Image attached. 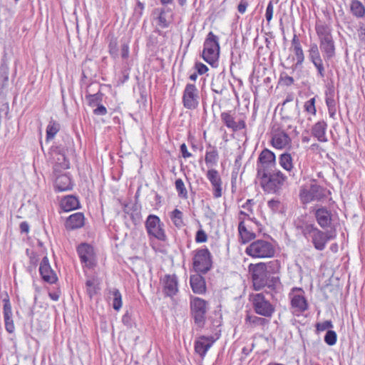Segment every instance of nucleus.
<instances>
[{
	"instance_id": "32",
	"label": "nucleus",
	"mask_w": 365,
	"mask_h": 365,
	"mask_svg": "<svg viewBox=\"0 0 365 365\" xmlns=\"http://www.w3.org/2000/svg\"><path fill=\"white\" fill-rule=\"evenodd\" d=\"M350 10L351 14L357 18H361L365 15V7L362 3L358 0L351 1Z\"/></svg>"
},
{
	"instance_id": "20",
	"label": "nucleus",
	"mask_w": 365,
	"mask_h": 365,
	"mask_svg": "<svg viewBox=\"0 0 365 365\" xmlns=\"http://www.w3.org/2000/svg\"><path fill=\"white\" fill-rule=\"evenodd\" d=\"M39 272L42 279L50 284L56 282L57 276L51 269L47 257H44L40 264Z\"/></svg>"
},
{
	"instance_id": "10",
	"label": "nucleus",
	"mask_w": 365,
	"mask_h": 365,
	"mask_svg": "<svg viewBox=\"0 0 365 365\" xmlns=\"http://www.w3.org/2000/svg\"><path fill=\"white\" fill-rule=\"evenodd\" d=\"M252 304L255 312L263 317H271L274 312V307L262 293L252 296Z\"/></svg>"
},
{
	"instance_id": "30",
	"label": "nucleus",
	"mask_w": 365,
	"mask_h": 365,
	"mask_svg": "<svg viewBox=\"0 0 365 365\" xmlns=\"http://www.w3.org/2000/svg\"><path fill=\"white\" fill-rule=\"evenodd\" d=\"M69 160L66 158L65 155L58 153L53 167L54 172L57 173L61 170H66L69 168Z\"/></svg>"
},
{
	"instance_id": "23",
	"label": "nucleus",
	"mask_w": 365,
	"mask_h": 365,
	"mask_svg": "<svg viewBox=\"0 0 365 365\" xmlns=\"http://www.w3.org/2000/svg\"><path fill=\"white\" fill-rule=\"evenodd\" d=\"M215 340L211 337L200 336L195 343V350L200 356L204 357L212 346Z\"/></svg>"
},
{
	"instance_id": "17",
	"label": "nucleus",
	"mask_w": 365,
	"mask_h": 365,
	"mask_svg": "<svg viewBox=\"0 0 365 365\" xmlns=\"http://www.w3.org/2000/svg\"><path fill=\"white\" fill-rule=\"evenodd\" d=\"M334 237L335 235L331 232H325L318 229L317 232L313 235L312 242L316 250L322 251L325 249L327 242Z\"/></svg>"
},
{
	"instance_id": "14",
	"label": "nucleus",
	"mask_w": 365,
	"mask_h": 365,
	"mask_svg": "<svg viewBox=\"0 0 365 365\" xmlns=\"http://www.w3.org/2000/svg\"><path fill=\"white\" fill-rule=\"evenodd\" d=\"M77 252L81 263L84 264L86 267L91 268L95 265V253L91 245L87 243H82L78 247Z\"/></svg>"
},
{
	"instance_id": "57",
	"label": "nucleus",
	"mask_w": 365,
	"mask_h": 365,
	"mask_svg": "<svg viewBox=\"0 0 365 365\" xmlns=\"http://www.w3.org/2000/svg\"><path fill=\"white\" fill-rule=\"evenodd\" d=\"M97 108L93 110V113L97 115H105L107 113L106 108L100 103L96 106Z\"/></svg>"
},
{
	"instance_id": "64",
	"label": "nucleus",
	"mask_w": 365,
	"mask_h": 365,
	"mask_svg": "<svg viewBox=\"0 0 365 365\" xmlns=\"http://www.w3.org/2000/svg\"><path fill=\"white\" fill-rule=\"evenodd\" d=\"M359 37L361 41H365V26L362 25L359 29Z\"/></svg>"
},
{
	"instance_id": "47",
	"label": "nucleus",
	"mask_w": 365,
	"mask_h": 365,
	"mask_svg": "<svg viewBox=\"0 0 365 365\" xmlns=\"http://www.w3.org/2000/svg\"><path fill=\"white\" fill-rule=\"evenodd\" d=\"M112 294L113 295V307L115 310H119L122 307V297L118 289H115Z\"/></svg>"
},
{
	"instance_id": "55",
	"label": "nucleus",
	"mask_w": 365,
	"mask_h": 365,
	"mask_svg": "<svg viewBox=\"0 0 365 365\" xmlns=\"http://www.w3.org/2000/svg\"><path fill=\"white\" fill-rule=\"evenodd\" d=\"M26 253L29 257L30 263L31 264L32 266L36 267L39 260L38 255L35 254L32 250H30L29 249H26Z\"/></svg>"
},
{
	"instance_id": "33",
	"label": "nucleus",
	"mask_w": 365,
	"mask_h": 365,
	"mask_svg": "<svg viewBox=\"0 0 365 365\" xmlns=\"http://www.w3.org/2000/svg\"><path fill=\"white\" fill-rule=\"evenodd\" d=\"M267 322L266 319L255 315L247 314L245 318V323L250 327L264 326Z\"/></svg>"
},
{
	"instance_id": "15",
	"label": "nucleus",
	"mask_w": 365,
	"mask_h": 365,
	"mask_svg": "<svg viewBox=\"0 0 365 365\" xmlns=\"http://www.w3.org/2000/svg\"><path fill=\"white\" fill-rule=\"evenodd\" d=\"M291 141V138L284 130L279 128H273L271 140L273 147L277 149L287 148L290 147Z\"/></svg>"
},
{
	"instance_id": "62",
	"label": "nucleus",
	"mask_w": 365,
	"mask_h": 365,
	"mask_svg": "<svg viewBox=\"0 0 365 365\" xmlns=\"http://www.w3.org/2000/svg\"><path fill=\"white\" fill-rule=\"evenodd\" d=\"M123 323L126 326H130L131 324V317L128 312H126L122 318Z\"/></svg>"
},
{
	"instance_id": "1",
	"label": "nucleus",
	"mask_w": 365,
	"mask_h": 365,
	"mask_svg": "<svg viewBox=\"0 0 365 365\" xmlns=\"http://www.w3.org/2000/svg\"><path fill=\"white\" fill-rule=\"evenodd\" d=\"M316 33L319 41V48L326 61L335 56L336 48L333 39L331 29L325 23L318 21L315 26Z\"/></svg>"
},
{
	"instance_id": "36",
	"label": "nucleus",
	"mask_w": 365,
	"mask_h": 365,
	"mask_svg": "<svg viewBox=\"0 0 365 365\" xmlns=\"http://www.w3.org/2000/svg\"><path fill=\"white\" fill-rule=\"evenodd\" d=\"M263 268L268 274L278 273L281 268L280 262L277 259L269 261L267 263H264Z\"/></svg>"
},
{
	"instance_id": "7",
	"label": "nucleus",
	"mask_w": 365,
	"mask_h": 365,
	"mask_svg": "<svg viewBox=\"0 0 365 365\" xmlns=\"http://www.w3.org/2000/svg\"><path fill=\"white\" fill-rule=\"evenodd\" d=\"M325 196V190L315 183L311 184L309 186L303 187L299 192L300 200L304 204L314 200H321Z\"/></svg>"
},
{
	"instance_id": "52",
	"label": "nucleus",
	"mask_w": 365,
	"mask_h": 365,
	"mask_svg": "<svg viewBox=\"0 0 365 365\" xmlns=\"http://www.w3.org/2000/svg\"><path fill=\"white\" fill-rule=\"evenodd\" d=\"M279 284V278L278 277H268L266 286L269 289L274 290L277 288V286Z\"/></svg>"
},
{
	"instance_id": "34",
	"label": "nucleus",
	"mask_w": 365,
	"mask_h": 365,
	"mask_svg": "<svg viewBox=\"0 0 365 365\" xmlns=\"http://www.w3.org/2000/svg\"><path fill=\"white\" fill-rule=\"evenodd\" d=\"M102 97L103 94L99 91L96 93L91 94L89 93V91L87 90L85 98L88 104L91 107H94L102 101Z\"/></svg>"
},
{
	"instance_id": "53",
	"label": "nucleus",
	"mask_w": 365,
	"mask_h": 365,
	"mask_svg": "<svg viewBox=\"0 0 365 365\" xmlns=\"http://www.w3.org/2000/svg\"><path fill=\"white\" fill-rule=\"evenodd\" d=\"M317 330L319 331H323L327 329H331L333 327L332 322L331 321H324L321 323H317L316 325Z\"/></svg>"
},
{
	"instance_id": "54",
	"label": "nucleus",
	"mask_w": 365,
	"mask_h": 365,
	"mask_svg": "<svg viewBox=\"0 0 365 365\" xmlns=\"http://www.w3.org/2000/svg\"><path fill=\"white\" fill-rule=\"evenodd\" d=\"M207 240V235L205 232L200 229L199 230L195 236V241L197 243L205 242Z\"/></svg>"
},
{
	"instance_id": "37",
	"label": "nucleus",
	"mask_w": 365,
	"mask_h": 365,
	"mask_svg": "<svg viewBox=\"0 0 365 365\" xmlns=\"http://www.w3.org/2000/svg\"><path fill=\"white\" fill-rule=\"evenodd\" d=\"M279 164L284 170L291 171L293 168L291 155L289 153L282 154L279 157Z\"/></svg>"
},
{
	"instance_id": "31",
	"label": "nucleus",
	"mask_w": 365,
	"mask_h": 365,
	"mask_svg": "<svg viewBox=\"0 0 365 365\" xmlns=\"http://www.w3.org/2000/svg\"><path fill=\"white\" fill-rule=\"evenodd\" d=\"M252 202H253L252 200H247V202L242 205V207L244 209H246L247 211L241 210L239 212V220H240V217H244L245 219L247 218L248 220L257 224L256 219L254 217H252L253 210L251 207Z\"/></svg>"
},
{
	"instance_id": "46",
	"label": "nucleus",
	"mask_w": 365,
	"mask_h": 365,
	"mask_svg": "<svg viewBox=\"0 0 365 365\" xmlns=\"http://www.w3.org/2000/svg\"><path fill=\"white\" fill-rule=\"evenodd\" d=\"M267 205L272 212H281L284 208L283 204L279 200L276 199L269 200Z\"/></svg>"
},
{
	"instance_id": "19",
	"label": "nucleus",
	"mask_w": 365,
	"mask_h": 365,
	"mask_svg": "<svg viewBox=\"0 0 365 365\" xmlns=\"http://www.w3.org/2000/svg\"><path fill=\"white\" fill-rule=\"evenodd\" d=\"M207 178L212 186L214 197H220L222 195V182L218 171L215 169L209 170L207 173Z\"/></svg>"
},
{
	"instance_id": "60",
	"label": "nucleus",
	"mask_w": 365,
	"mask_h": 365,
	"mask_svg": "<svg viewBox=\"0 0 365 365\" xmlns=\"http://www.w3.org/2000/svg\"><path fill=\"white\" fill-rule=\"evenodd\" d=\"M180 152L182 153V156L184 158H188L192 156V154L190 152H188L187 146L185 143H182L180 145Z\"/></svg>"
},
{
	"instance_id": "22",
	"label": "nucleus",
	"mask_w": 365,
	"mask_h": 365,
	"mask_svg": "<svg viewBox=\"0 0 365 365\" xmlns=\"http://www.w3.org/2000/svg\"><path fill=\"white\" fill-rule=\"evenodd\" d=\"M85 224V217L82 212L71 215L66 220L65 227L68 230L82 227Z\"/></svg>"
},
{
	"instance_id": "43",
	"label": "nucleus",
	"mask_w": 365,
	"mask_h": 365,
	"mask_svg": "<svg viewBox=\"0 0 365 365\" xmlns=\"http://www.w3.org/2000/svg\"><path fill=\"white\" fill-rule=\"evenodd\" d=\"M218 159V153L216 149L213 148L210 151H207L205 157L206 164L215 165Z\"/></svg>"
},
{
	"instance_id": "35",
	"label": "nucleus",
	"mask_w": 365,
	"mask_h": 365,
	"mask_svg": "<svg viewBox=\"0 0 365 365\" xmlns=\"http://www.w3.org/2000/svg\"><path fill=\"white\" fill-rule=\"evenodd\" d=\"M170 216L173 223L175 225V227H177L178 228H181L184 226V222L182 220L183 214L180 210H179L178 209H175L170 213Z\"/></svg>"
},
{
	"instance_id": "56",
	"label": "nucleus",
	"mask_w": 365,
	"mask_h": 365,
	"mask_svg": "<svg viewBox=\"0 0 365 365\" xmlns=\"http://www.w3.org/2000/svg\"><path fill=\"white\" fill-rule=\"evenodd\" d=\"M273 12H274V6L272 1H269L267 4V9H266V13H265V18L267 22H269L273 16Z\"/></svg>"
},
{
	"instance_id": "16",
	"label": "nucleus",
	"mask_w": 365,
	"mask_h": 365,
	"mask_svg": "<svg viewBox=\"0 0 365 365\" xmlns=\"http://www.w3.org/2000/svg\"><path fill=\"white\" fill-rule=\"evenodd\" d=\"M152 16L157 26L161 29L168 28L173 21L171 11L165 8L155 9Z\"/></svg>"
},
{
	"instance_id": "39",
	"label": "nucleus",
	"mask_w": 365,
	"mask_h": 365,
	"mask_svg": "<svg viewBox=\"0 0 365 365\" xmlns=\"http://www.w3.org/2000/svg\"><path fill=\"white\" fill-rule=\"evenodd\" d=\"M302 233L307 238H312L313 235L317 232L318 228L313 224H304L302 227Z\"/></svg>"
},
{
	"instance_id": "9",
	"label": "nucleus",
	"mask_w": 365,
	"mask_h": 365,
	"mask_svg": "<svg viewBox=\"0 0 365 365\" xmlns=\"http://www.w3.org/2000/svg\"><path fill=\"white\" fill-rule=\"evenodd\" d=\"M160 218L155 215H150L145 221V228L148 234L159 240L165 241L166 235L163 228Z\"/></svg>"
},
{
	"instance_id": "3",
	"label": "nucleus",
	"mask_w": 365,
	"mask_h": 365,
	"mask_svg": "<svg viewBox=\"0 0 365 365\" xmlns=\"http://www.w3.org/2000/svg\"><path fill=\"white\" fill-rule=\"evenodd\" d=\"M247 255L255 258L272 257L274 255V245L264 240H257L249 245L245 250Z\"/></svg>"
},
{
	"instance_id": "28",
	"label": "nucleus",
	"mask_w": 365,
	"mask_h": 365,
	"mask_svg": "<svg viewBox=\"0 0 365 365\" xmlns=\"http://www.w3.org/2000/svg\"><path fill=\"white\" fill-rule=\"evenodd\" d=\"M61 207L65 212H69L79 207V201L75 196L68 195L61 200Z\"/></svg>"
},
{
	"instance_id": "6",
	"label": "nucleus",
	"mask_w": 365,
	"mask_h": 365,
	"mask_svg": "<svg viewBox=\"0 0 365 365\" xmlns=\"http://www.w3.org/2000/svg\"><path fill=\"white\" fill-rule=\"evenodd\" d=\"M190 308L195 323L199 327H202L205 322V314L207 311V302L200 297H192Z\"/></svg>"
},
{
	"instance_id": "18",
	"label": "nucleus",
	"mask_w": 365,
	"mask_h": 365,
	"mask_svg": "<svg viewBox=\"0 0 365 365\" xmlns=\"http://www.w3.org/2000/svg\"><path fill=\"white\" fill-rule=\"evenodd\" d=\"M314 216L317 223L322 229L331 227L332 222V214L327 207H321L317 208L314 212Z\"/></svg>"
},
{
	"instance_id": "21",
	"label": "nucleus",
	"mask_w": 365,
	"mask_h": 365,
	"mask_svg": "<svg viewBox=\"0 0 365 365\" xmlns=\"http://www.w3.org/2000/svg\"><path fill=\"white\" fill-rule=\"evenodd\" d=\"M163 292L166 296L173 297L178 291L177 277L175 274L165 275L163 279Z\"/></svg>"
},
{
	"instance_id": "38",
	"label": "nucleus",
	"mask_w": 365,
	"mask_h": 365,
	"mask_svg": "<svg viewBox=\"0 0 365 365\" xmlns=\"http://www.w3.org/2000/svg\"><path fill=\"white\" fill-rule=\"evenodd\" d=\"M326 104L328 108V112L329 116L332 118H335L336 108V102L334 98L333 95L330 93L329 96L327 93L326 94Z\"/></svg>"
},
{
	"instance_id": "13",
	"label": "nucleus",
	"mask_w": 365,
	"mask_h": 365,
	"mask_svg": "<svg viewBox=\"0 0 365 365\" xmlns=\"http://www.w3.org/2000/svg\"><path fill=\"white\" fill-rule=\"evenodd\" d=\"M198 91L194 84L187 83L182 95V103L185 108L195 109L198 106Z\"/></svg>"
},
{
	"instance_id": "61",
	"label": "nucleus",
	"mask_w": 365,
	"mask_h": 365,
	"mask_svg": "<svg viewBox=\"0 0 365 365\" xmlns=\"http://www.w3.org/2000/svg\"><path fill=\"white\" fill-rule=\"evenodd\" d=\"M247 6H248L247 2L242 0L237 6L238 11L240 14H244L247 9Z\"/></svg>"
},
{
	"instance_id": "49",
	"label": "nucleus",
	"mask_w": 365,
	"mask_h": 365,
	"mask_svg": "<svg viewBox=\"0 0 365 365\" xmlns=\"http://www.w3.org/2000/svg\"><path fill=\"white\" fill-rule=\"evenodd\" d=\"M336 334L334 331L328 330L325 336L324 341L329 346H333L336 342Z\"/></svg>"
},
{
	"instance_id": "12",
	"label": "nucleus",
	"mask_w": 365,
	"mask_h": 365,
	"mask_svg": "<svg viewBox=\"0 0 365 365\" xmlns=\"http://www.w3.org/2000/svg\"><path fill=\"white\" fill-rule=\"evenodd\" d=\"M308 58L316 68L318 76L321 78H324L325 76V68L317 43H312L310 44L308 50Z\"/></svg>"
},
{
	"instance_id": "5",
	"label": "nucleus",
	"mask_w": 365,
	"mask_h": 365,
	"mask_svg": "<svg viewBox=\"0 0 365 365\" xmlns=\"http://www.w3.org/2000/svg\"><path fill=\"white\" fill-rule=\"evenodd\" d=\"M276 168L275 155L268 149H264L259 154L257 163V177Z\"/></svg>"
},
{
	"instance_id": "29",
	"label": "nucleus",
	"mask_w": 365,
	"mask_h": 365,
	"mask_svg": "<svg viewBox=\"0 0 365 365\" xmlns=\"http://www.w3.org/2000/svg\"><path fill=\"white\" fill-rule=\"evenodd\" d=\"M238 231L243 243H246L255 238V234L253 232L248 230L245 227L244 217H240Z\"/></svg>"
},
{
	"instance_id": "63",
	"label": "nucleus",
	"mask_w": 365,
	"mask_h": 365,
	"mask_svg": "<svg viewBox=\"0 0 365 365\" xmlns=\"http://www.w3.org/2000/svg\"><path fill=\"white\" fill-rule=\"evenodd\" d=\"M236 128H233V131L240 130L244 129L246 127V124L244 120H240L239 122H235Z\"/></svg>"
},
{
	"instance_id": "11",
	"label": "nucleus",
	"mask_w": 365,
	"mask_h": 365,
	"mask_svg": "<svg viewBox=\"0 0 365 365\" xmlns=\"http://www.w3.org/2000/svg\"><path fill=\"white\" fill-rule=\"evenodd\" d=\"M264 262H259L255 265L251 264L250 269L252 271V279L255 290H260L265 287L268 278L267 272L263 268Z\"/></svg>"
},
{
	"instance_id": "40",
	"label": "nucleus",
	"mask_w": 365,
	"mask_h": 365,
	"mask_svg": "<svg viewBox=\"0 0 365 365\" xmlns=\"http://www.w3.org/2000/svg\"><path fill=\"white\" fill-rule=\"evenodd\" d=\"M59 129V123L54 120L50 121L46 128L47 139L49 140L53 138L55 136V135L58 132Z\"/></svg>"
},
{
	"instance_id": "8",
	"label": "nucleus",
	"mask_w": 365,
	"mask_h": 365,
	"mask_svg": "<svg viewBox=\"0 0 365 365\" xmlns=\"http://www.w3.org/2000/svg\"><path fill=\"white\" fill-rule=\"evenodd\" d=\"M212 267L211 255L207 249L197 250L193 257V268L197 273H206Z\"/></svg>"
},
{
	"instance_id": "4",
	"label": "nucleus",
	"mask_w": 365,
	"mask_h": 365,
	"mask_svg": "<svg viewBox=\"0 0 365 365\" xmlns=\"http://www.w3.org/2000/svg\"><path fill=\"white\" fill-rule=\"evenodd\" d=\"M218 40V37L210 31L204 43L202 58L212 66L217 63L219 58L220 45Z\"/></svg>"
},
{
	"instance_id": "45",
	"label": "nucleus",
	"mask_w": 365,
	"mask_h": 365,
	"mask_svg": "<svg viewBox=\"0 0 365 365\" xmlns=\"http://www.w3.org/2000/svg\"><path fill=\"white\" fill-rule=\"evenodd\" d=\"M108 51L113 58H115L118 56V41L114 37L110 38Z\"/></svg>"
},
{
	"instance_id": "42",
	"label": "nucleus",
	"mask_w": 365,
	"mask_h": 365,
	"mask_svg": "<svg viewBox=\"0 0 365 365\" xmlns=\"http://www.w3.org/2000/svg\"><path fill=\"white\" fill-rule=\"evenodd\" d=\"M297 62L293 65V68H297L300 66L304 61V55L302 46L293 48Z\"/></svg>"
},
{
	"instance_id": "2",
	"label": "nucleus",
	"mask_w": 365,
	"mask_h": 365,
	"mask_svg": "<svg viewBox=\"0 0 365 365\" xmlns=\"http://www.w3.org/2000/svg\"><path fill=\"white\" fill-rule=\"evenodd\" d=\"M262 187L269 193H276L284 185L287 177L277 169L257 177Z\"/></svg>"
},
{
	"instance_id": "26",
	"label": "nucleus",
	"mask_w": 365,
	"mask_h": 365,
	"mask_svg": "<svg viewBox=\"0 0 365 365\" xmlns=\"http://www.w3.org/2000/svg\"><path fill=\"white\" fill-rule=\"evenodd\" d=\"M291 305L295 312H303L308 309V303L305 297L299 294H293L291 297Z\"/></svg>"
},
{
	"instance_id": "59",
	"label": "nucleus",
	"mask_w": 365,
	"mask_h": 365,
	"mask_svg": "<svg viewBox=\"0 0 365 365\" xmlns=\"http://www.w3.org/2000/svg\"><path fill=\"white\" fill-rule=\"evenodd\" d=\"M129 56V46L128 43L121 46V56L123 58H128Z\"/></svg>"
},
{
	"instance_id": "41",
	"label": "nucleus",
	"mask_w": 365,
	"mask_h": 365,
	"mask_svg": "<svg viewBox=\"0 0 365 365\" xmlns=\"http://www.w3.org/2000/svg\"><path fill=\"white\" fill-rule=\"evenodd\" d=\"M175 188L178 192L179 197L187 199V191L185 188V184L182 179H177L175 182Z\"/></svg>"
},
{
	"instance_id": "50",
	"label": "nucleus",
	"mask_w": 365,
	"mask_h": 365,
	"mask_svg": "<svg viewBox=\"0 0 365 365\" xmlns=\"http://www.w3.org/2000/svg\"><path fill=\"white\" fill-rule=\"evenodd\" d=\"M87 293L89 297L91 298L97 291V288L96 286V282L94 279H88L86 282Z\"/></svg>"
},
{
	"instance_id": "48",
	"label": "nucleus",
	"mask_w": 365,
	"mask_h": 365,
	"mask_svg": "<svg viewBox=\"0 0 365 365\" xmlns=\"http://www.w3.org/2000/svg\"><path fill=\"white\" fill-rule=\"evenodd\" d=\"M4 303V320H10L11 317V308L9 302V299H8V296L6 295V298L3 299Z\"/></svg>"
},
{
	"instance_id": "24",
	"label": "nucleus",
	"mask_w": 365,
	"mask_h": 365,
	"mask_svg": "<svg viewBox=\"0 0 365 365\" xmlns=\"http://www.w3.org/2000/svg\"><path fill=\"white\" fill-rule=\"evenodd\" d=\"M190 283L193 292L200 294L205 292V281L203 277H202L200 274H196L191 275Z\"/></svg>"
},
{
	"instance_id": "44",
	"label": "nucleus",
	"mask_w": 365,
	"mask_h": 365,
	"mask_svg": "<svg viewBox=\"0 0 365 365\" xmlns=\"http://www.w3.org/2000/svg\"><path fill=\"white\" fill-rule=\"evenodd\" d=\"M221 119L227 128L231 129H233V128H236L235 119L229 113H222Z\"/></svg>"
},
{
	"instance_id": "51",
	"label": "nucleus",
	"mask_w": 365,
	"mask_h": 365,
	"mask_svg": "<svg viewBox=\"0 0 365 365\" xmlns=\"http://www.w3.org/2000/svg\"><path fill=\"white\" fill-rule=\"evenodd\" d=\"M304 109L305 110L312 115L316 114V108H315V98H312L305 102L304 103Z\"/></svg>"
},
{
	"instance_id": "25",
	"label": "nucleus",
	"mask_w": 365,
	"mask_h": 365,
	"mask_svg": "<svg viewBox=\"0 0 365 365\" xmlns=\"http://www.w3.org/2000/svg\"><path fill=\"white\" fill-rule=\"evenodd\" d=\"M327 124L325 121L322 120L315 123L312 129V135L320 142H327L326 130Z\"/></svg>"
},
{
	"instance_id": "27",
	"label": "nucleus",
	"mask_w": 365,
	"mask_h": 365,
	"mask_svg": "<svg viewBox=\"0 0 365 365\" xmlns=\"http://www.w3.org/2000/svg\"><path fill=\"white\" fill-rule=\"evenodd\" d=\"M55 188L59 192L69 190L72 188L71 178L67 175H59L55 180Z\"/></svg>"
},
{
	"instance_id": "58",
	"label": "nucleus",
	"mask_w": 365,
	"mask_h": 365,
	"mask_svg": "<svg viewBox=\"0 0 365 365\" xmlns=\"http://www.w3.org/2000/svg\"><path fill=\"white\" fill-rule=\"evenodd\" d=\"M195 67L197 73L200 75L205 73L208 71L207 66L202 63H196Z\"/></svg>"
}]
</instances>
